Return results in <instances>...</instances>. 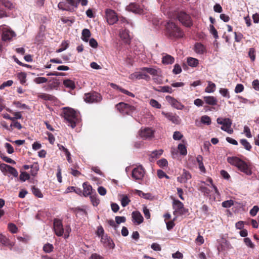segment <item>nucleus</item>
<instances>
[{
  "instance_id": "obj_39",
  "label": "nucleus",
  "mask_w": 259,
  "mask_h": 259,
  "mask_svg": "<svg viewBox=\"0 0 259 259\" xmlns=\"http://www.w3.org/2000/svg\"><path fill=\"white\" fill-rule=\"evenodd\" d=\"M63 84L67 88H69L72 89L75 88L74 82L69 79L64 80L63 81Z\"/></svg>"
},
{
  "instance_id": "obj_48",
  "label": "nucleus",
  "mask_w": 259,
  "mask_h": 259,
  "mask_svg": "<svg viewBox=\"0 0 259 259\" xmlns=\"http://www.w3.org/2000/svg\"><path fill=\"white\" fill-rule=\"evenodd\" d=\"M220 93L224 97L230 98V96L229 95L228 89L224 88H221L219 90Z\"/></svg>"
},
{
  "instance_id": "obj_5",
  "label": "nucleus",
  "mask_w": 259,
  "mask_h": 259,
  "mask_svg": "<svg viewBox=\"0 0 259 259\" xmlns=\"http://www.w3.org/2000/svg\"><path fill=\"white\" fill-rule=\"evenodd\" d=\"M217 123L222 124L221 129L228 133L231 134L233 132V129L231 128L232 121L229 118H222L219 117L217 119Z\"/></svg>"
},
{
  "instance_id": "obj_42",
  "label": "nucleus",
  "mask_w": 259,
  "mask_h": 259,
  "mask_svg": "<svg viewBox=\"0 0 259 259\" xmlns=\"http://www.w3.org/2000/svg\"><path fill=\"white\" fill-rule=\"evenodd\" d=\"M131 200L126 195H123L121 200V204L123 207L127 205L130 202Z\"/></svg>"
},
{
  "instance_id": "obj_35",
  "label": "nucleus",
  "mask_w": 259,
  "mask_h": 259,
  "mask_svg": "<svg viewBox=\"0 0 259 259\" xmlns=\"http://www.w3.org/2000/svg\"><path fill=\"white\" fill-rule=\"evenodd\" d=\"M3 5L5 7L10 10L14 8V5L9 1L0 0V5Z\"/></svg>"
},
{
  "instance_id": "obj_19",
  "label": "nucleus",
  "mask_w": 259,
  "mask_h": 259,
  "mask_svg": "<svg viewBox=\"0 0 259 259\" xmlns=\"http://www.w3.org/2000/svg\"><path fill=\"white\" fill-rule=\"evenodd\" d=\"M0 242L4 246L12 247L14 244L5 235L0 233Z\"/></svg>"
},
{
  "instance_id": "obj_33",
  "label": "nucleus",
  "mask_w": 259,
  "mask_h": 259,
  "mask_svg": "<svg viewBox=\"0 0 259 259\" xmlns=\"http://www.w3.org/2000/svg\"><path fill=\"white\" fill-rule=\"evenodd\" d=\"M136 194L139 196L143 197L146 199H152V196L150 193H145L141 190H136Z\"/></svg>"
},
{
  "instance_id": "obj_29",
  "label": "nucleus",
  "mask_w": 259,
  "mask_h": 259,
  "mask_svg": "<svg viewBox=\"0 0 259 259\" xmlns=\"http://www.w3.org/2000/svg\"><path fill=\"white\" fill-rule=\"evenodd\" d=\"M187 63L189 66L192 67H196L199 63V61L198 59L192 58V57H188L187 58Z\"/></svg>"
},
{
  "instance_id": "obj_18",
  "label": "nucleus",
  "mask_w": 259,
  "mask_h": 259,
  "mask_svg": "<svg viewBox=\"0 0 259 259\" xmlns=\"http://www.w3.org/2000/svg\"><path fill=\"white\" fill-rule=\"evenodd\" d=\"M194 50L196 53L199 55H202L206 52L205 47L200 42L195 44Z\"/></svg>"
},
{
  "instance_id": "obj_60",
  "label": "nucleus",
  "mask_w": 259,
  "mask_h": 259,
  "mask_svg": "<svg viewBox=\"0 0 259 259\" xmlns=\"http://www.w3.org/2000/svg\"><path fill=\"white\" fill-rule=\"evenodd\" d=\"M259 210V207L256 206V205H255L253 207V208L250 210V214L251 215V216H255L256 213H257V212Z\"/></svg>"
},
{
  "instance_id": "obj_15",
  "label": "nucleus",
  "mask_w": 259,
  "mask_h": 259,
  "mask_svg": "<svg viewBox=\"0 0 259 259\" xmlns=\"http://www.w3.org/2000/svg\"><path fill=\"white\" fill-rule=\"evenodd\" d=\"M127 9L136 14H144V10L140 8L139 5L135 3L131 4L127 6Z\"/></svg>"
},
{
  "instance_id": "obj_2",
  "label": "nucleus",
  "mask_w": 259,
  "mask_h": 259,
  "mask_svg": "<svg viewBox=\"0 0 259 259\" xmlns=\"http://www.w3.org/2000/svg\"><path fill=\"white\" fill-rule=\"evenodd\" d=\"M64 117L68 123V125L72 128L76 126V123L79 122V115L74 109L69 108H65L64 110Z\"/></svg>"
},
{
  "instance_id": "obj_8",
  "label": "nucleus",
  "mask_w": 259,
  "mask_h": 259,
  "mask_svg": "<svg viewBox=\"0 0 259 259\" xmlns=\"http://www.w3.org/2000/svg\"><path fill=\"white\" fill-rule=\"evenodd\" d=\"M106 18L107 22L109 25H113L118 20L116 13L111 9H107L106 10Z\"/></svg>"
},
{
  "instance_id": "obj_20",
  "label": "nucleus",
  "mask_w": 259,
  "mask_h": 259,
  "mask_svg": "<svg viewBox=\"0 0 259 259\" xmlns=\"http://www.w3.org/2000/svg\"><path fill=\"white\" fill-rule=\"evenodd\" d=\"M140 70L144 72H146L154 76L158 75V73L160 72L159 69L150 67H142L140 68Z\"/></svg>"
},
{
  "instance_id": "obj_61",
  "label": "nucleus",
  "mask_w": 259,
  "mask_h": 259,
  "mask_svg": "<svg viewBox=\"0 0 259 259\" xmlns=\"http://www.w3.org/2000/svg\"><path fill=\"white\" fill-rule=\"evenodd\" d=\"M13 82L12 80H9L6 82H4L1 86L0 89L3 90L6 87L11 86L13 84Z\"/></svg>"
},
{
  "instance_id": "obj_24",
  "label": "nucleus",
  "mask_w": 259,
  "mask_h": 259,
  "mask_svg": "<svg viewBox=\"0 0 259 259\" xmlns=\"http://www.w3.org/2000/svg\"><path fill=\"white\" fill-rule=\"evenodd\" d=\"M110 85L114 89H117V90H118L119 91H120L121 93L124 94H126L130 97H135V95L134 94H133L131 92H130L129 91L118 86L117 85L113 83H111L110 84Z\"/></svg>"
},
{
  "instance_id": "obj_10",
  "label": "nucleus",
  "mask_w": 259,
  "mask_h": 259,
  "mask_svg": "<svg viewBox=\"0 0 259 259\" xmlns=\"http://www.w3.org/2000/svg\"><path fill=\"white\" fill-rule=\"evenodd\" d=\"M144 174V170L141 166L135 168L132 171V177L136 180H142Z\"/></svg>"
},
{
  "instance_id": "obj_4",
  "label": "nucleus",
  "mask_w": 259,
  "mask_h": 259,
  "mask_svg": "<svg viewBox=\"0 0 259 259\" xmlns=\"http://www.w3.org/2000/svg\"><path fill=\"white\" fill-rule=\"evenodd\" d=\"M177 18L186 27H189L192 25V22L190 16L184 11H181L178 12Z\"/></svg>"
},
{
  "instance_id": "obj_52",
  "label": "nucleus",
  "mask_w": 259,
  "mask_h": 259,
  "mask_svg": "<svg viewBox=\"0 0 259 259\" xmlns=\"http://www.w3.org/2000/svg\"><path fill=\"white\" fill-rule=\"evenodd\" d=\"M209 31L213 35L215 38H218V32L217 30L215 29L213 25H210L209 26Z\"/></svg>"
},
{
  "instance_id": "obj_11",
  "label": "nucleus",
  "mask_w": 259,
  "mask_h": 259,
  "mask_svg": "<svg viewBox=\"0 0 259 259\" xmlns=\"http://www.w3.org/2000/svg\"><path fill=\"white\" fill-rule=\"evenodd\" d=\"M54 229L57 236H61L63 235L64 233V229L63 228L62 222L60 220H54Z\"/></svg>"
},
{
  "instance_id": "obj_22",
  "label": "nucleus",
  "mask_w": 259,
  "mask_h": 259,
  "mask_svg": "<svg viewBox=\"0 0 259 259\" xmlns=\"http://www.w3.org/2000/svg\"><path fill=\"white\" fill-rule=\"evenodd\" d=\"M203 99L205 103L209 105H216L218 103V100L213 96H205Z\"/></svg>"
},
{
  "instance_id": "obj_17",
  "label": "nucleus",
  "mask_w": 259,
  "mask_h": 259,
  "mask_svg": "<svg viewBox=\"0 0 259 259\" xmlns=\"http://www.w3.org/2000/svg\"><path fill=\"white\" fill-rule=\"evenodd\" d=\"M133 221L139 225L141 224L144 220L143 217L139 211H134L132 212Z\"/></svg>"
},
{
  "instance_id": "obj_56",
  "label": "nucleus",
  "mask_w": 259,
  "mask_h": 259,
  "mask_svg": "<svg viewBox=\"0 0 259 259\" xmlns=\"http://www.w3.org/2000/svg\"><path fill=\"white\" fill-rule=\"evenodd\" d=\"M8 229L12 233H16L18 229L16 226L12 223H10L8 225Z\"/></svg>"
},
{
  "instance_id": "obj_9",
  "label": "nucleus",
  "mask_w": 259,
  "mask_h": 259,
  "mask_svg": "<svg viewBox=\"0 0 259 259\" xmlns=\"http://www.w3.org/2000/svg\"><path fill=\"white\" fill-rule=\"evenodd\" d=\"M173 208L175 209L174 212L175 215L183 214L186 212L183 203L178 200H174Z\"/></svg>"
},
{
  "instance_id": "obj_49",
  "label": "nucleus",
  "mask_w": 259,
  "mask_h": 259,
  "mask_svg": "<svg viewBox=\"0 0 259 259\" xmlns=\"http://www.w3.org/2000/svg\"><path fill=\"white\" fill-rule=\"evenodd\" d=\"M234 205V201L232 200H226L222 203V206L225 208H229Z\"/></svg>"
},
{
  "instance_id": "obj_28",
  "label": "nucleus",
  "mask_w": 259,
  "mask_h": 259,
  "mask_svg": "<svg viewBox=\"0 0 259 259\" xmlns=\"http://www.w3.org/2000/svg\"><path fill=\"white\" fill-rule=\"evenodd\" d=\"M128 107L127 104H125L123 102H120L116 105L117 109L122 113H126V109Z\"/></svg>"
},
{
  "instance_id": "obj_63",
  "label": "nucleus",
  "mask_w": 259,
  "mask_h": 259,
  "mask_svg": "<svg viewBox=\"0 0 259 259\" xmlns=\"http://www.w3.org/2000/svg\"><path fill=\"white\" fill-rule=\"evenodd\" d=\"M143 211L145 217L147 219H149L150 218V213L149 209L147 208L146 206H144L143 208Z\"/></svg>"
},
{
  "instance_id": "obj_21",
  "label": "nucleus",
  "mask_w": 259,
  "mask_h": 259,
  "mask_svg": "<svg viewBox=\"0 0 259 259\" xmlns=\"http://www.w3.org/2000/svg\"><path fill=\"white\" fill-rule=\"evenodd\" d=\"M191 178V175L187 171L184 170L182 175L177 178V180L181 183H185Z\"/></svg>"
},
{
  "instance_id": "obj_51",
  "label": "nucleus",
  "mask_w": 259,
  "mask_h": 259,
  "mask_svg": "<svg viewBox=\"0 0 259 259\" xmlns=\"http://www.w3.org/2000/svg\"><path fill=\"white\" fill-rule=\"evenodd\" d=\"M158 165L161 167H164L167 165L168 162L166 159L162 158L157 161Z\"/></svg>"
},
{
  "instance_id": "obj_6",
  "label": "nucleus",
  "mask_w": 259,
  "mask_h": 259,
  "mask_svg": "<svg viewBox=\"0 0 259 259\" xmlns=\"http://www.w3.org/2000/svg\"><path fill=\"white\" fill-rule=\"evenodd\" d=\"M102 99L101 95L97 92H91L84 95V100L89 103H98Z\"/></svg>"
},
{
  "instance_id": "obj_38",
  "label": "nucleus",
  "mask_w": 259,
  "mask_h": 259,
  "mask_svg": "<svg viewBox=\"0 0 259 259\" xmlns=\"http://www.w3.org/2000/svg\"><path fill=\"white\" fill-rule=\"evenodd\" d=\"M178 150L181 154L183 155H186L187 154V151L186 149V147L185 145L183 144H180L178 145Z\"/></svg>"
},
{
  "instance_id": "obj_44",
  "label": "nucleus",
  "mask_w": 259,
  "mask_h": 259,
  "mask_svg": "<svg viewBox=\"0 0 259 259\" xmlns=\"http://www.w3.org/2000/svg\"><path fill=\"white\" fill-rule=\"evenodd\" d=\"M26 75L24 72H20L18 74V78L22 84L26 82Z\"/></svg>"
},
{
  "instance_id": "obj_47",
  "label": "nucleus",
  "mask_w": 259,
  "mask_h": 259,
  "mask_svg": "<svg viewBox=\"0 0 259 259\" xmlns=\"http://www.w3.org/2000/svg\"><path fill=\"white\" fill-rule=\"evenodd\" d=\"M8 172L13 175L14 177H17L18 176V172L17 170L14 168L10 165L8 169H7Z\"/></svg>"
},
{
  "instance_id": "obj_36",
  "label": "nucleus",
  "mask_w": 259,
  "mask_h": 259,
  "mask_svg": "<svg viewBox=\"0 0 259 259\" xmlns=\"http://www.w3.org/2000/svg\"><path fill=\"white\" fill-rule=\"evenodd\" d=\"M163 150L162 149L156 150L152 151L150 154V156L153 158H157L163 153Z\"/></svg>"
},
{
  "instance_id": "obj_14",
  "label": "nucleus",
  "mask_w": 259,
  "mask_h": 259,
  "mask_svg": "<svg viewBox=\"0 0 259 259\" xmlns=\"http://www.w3.org/2000/svg\"><path fill=\"white\" fill-rule=\"evenodd\" d=\"M166 99L172 106L178 110H182L184 108L183 105L171 96H166Z\"/></svg>"
},
{
  "instance_id": "obj_54",
  "label": "nucleus",
  "mask_w": 259,
  "mask_h": 259,
  "mask_svg": "<svg viewBox=\"0 0 259 259\" xmlns=\"http://www.w3.org/2000/svg\"><path fill=\"white\" fill-rule=\"evenodd\" d=\"M182 70L181 67L178 64L174 65L172 72L175 74H178L182 72Z\"/></svg>"
},
{
  "instance_id": "obj_43",
  "label": "nucleus",
  "mask_w": 259,
  "mask_h": 259,
  "mask_svg": "<svg viewBox=\"0 0 259 259\" xmlns=\"http://www.w3.org/2000/svg\"><path fill=\"white\" fill-rule=\"evenodd\" d=\"M30 176L25 171H22L21 172L20 175V180L22 182H25V181L29 179Z\"/></svg>"
},
{
  "instance_id": "obj_3",
  "label": "nucleus",
  "mask_w": 259,
  "mask_h": 259,
  "mask_svg": "<svg viewBox=\"0 0 259 259\" xmlns=\"http://www.w3.org/2000/svg\"><path fill=\"white\" fill-rule=\"evenodd\" d=\"M165 27L166 35L169 38L171 39L178 38L183 36V32L175 23L168 21Z\"/></svg>"
},
{
  "instance_id": "obj_57",
  "label": "nucleus",
  "mask_w": 259,
  "mask_h": 259,
  "mask_svg": "<svg viewBox=\"0 0 259 259\" xmlns=\"http://www.w3.org/2000/svg\"><path fill=\"white\" fill-rule=\"evenodd\" d=\"M248 55L252 61H254L255 59V50L253 48H250L248 52Z\"/></svg>"
},
{
  "instance_id": "obj_40",
  "label": "nucleus",
  "mask_w": 259,
  "mask_h": 259,
  "mask_svg": "<svg viewBox=\"0 0 259 259\" xmlns=\"http://www.w3.org/2000/svg\"><path fill=\"white\" fill-rule=\"evenodd\" d=\"M150 105L156 109H160L161 107V104L155 99H151L149 101Z\"/></svg>"
},
{
  "instance_id": "obj_58",
  "label": "nucleus",
  "mask_w": 259,
  "mask_h": 259,
  "mask_svg": "<svg viewBox=\"0 0 259 259\" xmlns=\"http://www.w3.org/2000/svg\"><path fill=\"white\" fill-rule=\"evenodd\" d=\"M183 137V135L180 132H175L173 134V139L175 140H180Z\"/></svg>"
},
{
  "instance_id": "obj_53",
  "label": "nucleus",
  "mask_w": 259,
  "mask_h": 259,
  "mask_svg": "<svg viewBox=\"0 0 259 259\" xmlns=\"http://www.w3.org/2000/svg\"><path fill=\"white\" fill-rule=\"evenodd\" d=\"M14 104L16 105V107L20 109H28L29 107L25 104L21 103L19 102H15Z\"/></svg>"
},
{
  "instance_id": "obj_31",
  "label": "nucleus",
  "mask_w": 259,
  "mask_h": 259,
  "mask_svg": "<svg viewBox=\"0 0 259 259\" xmlns=\"http://www.w3.org/2000/svg\"><path fill=\"white\" fill-rule=\"evenodd\" d=\"M119 35L121 38L124 40L125 42L128 43L129 42L130 35L127 30H124L120 31Z\"/></svg>"
},
{
  "instance_id": "obj_50",
  "label": "nucleus",
  "mask_w": 259,
  "mask_h": 259,
  "mask_svg": "<svg viewBox=\"0 0 259 259\" xmlns=\"http://www.w3.org/2000/svg\"><path fill=\"white\" fill-rule=\"evenodd\" d=\"M48 81V79L44 77H38L34 79V81L37 84L45 83Z\"/></svg>"
},
{
  "instance_id": "obj_55",
  "label": "nucleus",
  "mask_w": 259,
  "mask_h": 259,
  "mask_svg": "<svg viewBox=\"0 0 259 259\" xmlns=\"http://www.w3.org/2000/svg\"><path fill=\"white\" fill-rule=\"evenodd\" d=\"M31 175L34 176L36 175L37 171L38 170V166L37 164L32 165L31 166Z\"/></svg>"
},
{
  "instance_id": "obj_64",
  "label": "nucleus",
  "mask_w": 259,
  "mask_h": 259,
  "mask_svg": "<svg viewBox=\"0 0 259 259\" xmlns=\"http://www.w3.org/2000/svg\"><path fill=\"white\" fill-rule=\"evenodd\" d=\"M90 259H104V257L100 255L98 253H93L90 257Z\"/></svg>"
},
{
  "instance_id": "obj_37",
  "label": "nucleus",
  "mask_w": 259,
  "mask_h": 259,
  "mask_svg": "<svg viewBox=\"0 0 259 259\" xmlns=\"http://www.w3.org/2000/svg\"><path fill=\"white\" fill-rule=\"evenodd\" d=\"M240 143L246 150L250 151L251 150L252 147L246 139H241Z\"/></svg>"
},
{
  "instance_id": "obj_25",
  "label": "nucleus",
  "mask_w": 259,
  "mask_h": 259,
  "mask_svg": "<svg viewBox=\"0 0 259 259\" xmlns=\"http://www.w3.org/2000/svg\"><path fill=\"white\" fill-rule=\"evenodd\" d=\"M83 188V194L84 196H87L91 194L92 187L87 183H84L82 185Z\"/></svg>"
},
{
  "instance_id": "obj_30",
  "label": "nucleus",
  "mask_w": 259,
  "mask_h": 259,
  "mask_svg": "<svg viewBox=\"0 0 259 259\" xmlns=\"http://www.w3.org/2000/svg\"><path fill=\"white\" fill-rule=\"evenodd\" d=\"M216 89V85L215 83L212 82L211 81H208V85L205 88V91L208 93H213Z\"/></svg>"
},
{
  "instance_id": "obj_27",
  "label": "nucleus",
  "mask_w": 259,
  "mask_h": 259,
  "mask_svg": "<svg viewBox=\"0 0 259 259\" xmlns=\"http://www.w3.org/2000/svg\"><path fill=\"white\" fill-rule=\"evenodd\" d=\"M162 114L164 115V116L167 118L168 120L171 121L174 123H178V117L174 115L171 113H165L164 112L162 111Z\"/></svg>"
},
{
  "instance_id": "obj_26",
  "label": "nucleus",
  "mask_w": 259,
  "mask_h": 259,
  "mask_svg": "<svg viewBox=\"0 0 259 259\" xmlns=\"http://www.w3.org/2000/svg\"><path fill=\"white\" fill-rule=\"evenodd\" d=\"M91 35V32L88 29H83L81 33V39L85 42H88Z\"/></svg>"
},
{
  "instance_id": "obj_34",
  "label": "nucleus",
  "mask_w": 259,
  "mask_h": 259,
  "mask_svg": "<svg viewBox=\"0 0 259 259\" xmlns=\"http://www.w3.org/2000/svg\"><path fill=\"white\" fill-rule=\"evenodd\" d=\"M58 7L59 9H61L62 10L73 11V8H70V7L67 5V4L64 2H60L58 5Z\"/></svg>"
},
{
  "instance_id": "obj_46",
  "label": "nucleus",
  "mask_w": 259,
  "mask_h": 259,
  "mask_svg": "<svg viewBox=\"0 0 259 259\" xmlns=\"http://www.w3.org/2000/svg\"><path fill=\"white\" fill-rule=\"evenodd\" d=\"M67 4H68L70 6V8H73V11L74 10V8H76L77 7V0H66Z\"/></svg>"
},
{
  "instance_id": "obj_1",
  "label": "nucleus",
  "mask_w": 259,
  "mask_h": 259,
  "mask_svg": "<svg viewBox=\"0 0 259 259\" xmlns=\"http://www.w3.org/2000/svg\"><path fill=\"white\" fill-rule=\"evenodd\" d=\"M227 161L231 165L236 166L241 171L246 175L250 176L252 171L250 167L244 161L237 157H229Z\"/></svg>"
},
{
  "instance_id": "obj_13",
  "label": "nucleus",
  "mask_w": 259,
  "mask_h": 259,
  "mask_svg": "<svg viewBox=\"0 0 259 259\" xmlns=\"http://www.w3.org/2000/svg\"><path fill=\"white\" fill-rule=\"evenodd\" d=\"M128 78L134 80L136 79H149L150 77L145 74L144 71L140 70L139 71L135 72L130 75Z\"/></svg>"
},
{
  "instance_id": "obj_45",
  "label": "nucleus",
  "mask_w": 259,
  "mask_h": 259,
  "mask_svg": "<svg viewBox=\"0 0 259 259\" xmlns=\"http://www.w3.org/2000/svg\"><path fill=\"white\" fill-rule=\"evenodd\" d=\"M53 248L54 247L53 245L50 243L46 244L43 247V249L44 251L47 253H50L51 251H52Z\"/></svg>"
},
{
  "instance_id": "obj_62",
  "label": "nucleus",
  "mask_w": 259,
  "mask_h": 259,
  "mask_svg": "<svg viewBox=\"0 0 259 259\" xmlns=\"http://www.w3.org/2000/svg\"><path fill=\"white\" fill-rule=\"evenodd\" d=\"M244 90V87L242 84H237L235 88V92L239 93L242 92Z\"/></svg>"
},
{
  "instance_id": "obj_12",
  "label": "nucleus",
  "mask_w": 259,
  "mask_h": 259,
  "mask_svg": "<svg viewBox=\"0 0 259 259\" xmlns=\"http://www.w3.org/2000/svg\"><path fill=\"white\" fill-rule=\"evenodd\" d=\"M139 135L141 138L148 139L153 137L154 131L149 127L142 128L139 131Z\"/></svg>"
},
{
  "instance_id": "obj_7",
  "label": "nucleus",
  "mask_w": 259,
  "mask_h": 259,
  "mask_svg": "<svg viewBox=\"0 0 259 259\" xmlns=\"http://www.w3.org/2000/svg\"><path fill=\"white\" fill-rule=\"evenodd\" d=\"M0 31L2 32V39L3 40H10L15 35V33L6 25L0 26Z\"/></svg>"
},
{
  "instance_id": "obj_23",
  "label": "nucleus",
  "mask_w": 259,
  "mask_h": 259,
  "mask_svg": "<svg viewBox=\"0 0 259 259\" xmlns=\"http://www.w3.org/2000/svg\"><path fill=\"white\" fill-rule=\"evenodd\" d=\"M175 61V58L168 54H164L162 58V62L164 64H171Z\"/></svg>"
},
{
  "instance_id": "obj_16",
  "label": "nucleus",
  "mask_w": 259,
  "mask_h": 259,
  "mask_svg": "<svg viewBox=\"0 0 259 259\" xmlns=\"http://www.w3.org/2000/svg\"><path fill=\"white\" fill-rule=\"evenodd\" d=\"M101 237V241L104 243V244L108 247L110 248H113L114 247V244L112 240L110 238H108L107 235H104Z\"/></svg>"
},
{
  "instance_id": "obj_41",
  "label": "nucleus",
  "mask_w": 259,
  "mask_h": 259,
  "mask_svg": "<svg viewBox=\"0 0 259 259\" xmlns=\"http://www.w3.org/2000/svg\"><path fill=\"white\" fill-rule=\"evenodd\" d=\"M201 122L206 125H210L211 124V119L207 115H203L201 118Z\"/></svg>"
},
{
  "instance_id": "obj_32",
  "label": "nucleus",
  "mask_w": 259,
  "mask_h": 259,
  "mask_svg": "<svg viewBox=\"0 0 259 259\" xmlns=\"http://www.w3.org/2000/svg\"><path fill=\"white\" fill-rule=\"evenodd\" d=\"M38 97L46 101H53L55 99L53 96L45 93L40 94L38 95Z\"/></svg>"
},
{
  "instance_id": "obj_59",
  "label": "nucleus",
  "mask_w": 259,
  "mask_h": 259,
  "mask_svg": "<svg viewBox=\"0 0 259 259\" xmlns=\"http://www.w3.org/2000/svg\"><path fill=\"white\" fill-rule=\"evenodd\" d=\"M90 198L94 206H97L99 204L100 200L96 196L92 195Z\"/></svg>"
}]
</instances>
